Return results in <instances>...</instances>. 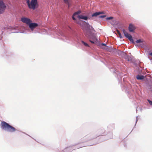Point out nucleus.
<instances>
[{
    "label": "nucleus",
    "mask_w": 152,
    "mask_h": 152,
    "mask_svg": "<svg viewBox=\"0 0 152 152\" xmlns=\"http://www.w3.org/2000/svg\"><path fill=\"white\" fill-rule=\"evenodd\" d=\"M75 22L79 24L81 27L85 35L88 37H90L92 35L91 30H94L93 27L88 23H85L83 21L80 20H75Z\"/></svg>",
    "instance_id": "1"
},
{
    "label": "nucleus",
    "mask_w": 152,
    "mask_h": 152,
    "mask_svg": "<svg viewBox=\"0 0 152 152\" xmlns=\"http://www.w3.org/2000/svg\"><path fill=\"white\" fill-rule=\"evenodd\" d=\"M75 22L79 24L81 27L85 35L88 37H90L92 35L91 30H94L93 27L88 23H85L83 21L80 20H75Z\"/></svg>",
    "instance_id": "2"
},
{
    "label": "nucleus",
    "mask_w": 152,
    "mask_h": 152,
    "mask_svg": "<svg viewBox=\"0 0 152 152\" xmlns=\"http://www.w3.org/2000/svg\"><path fill=\"white\" fill-rule=\"evenodd\" d=\"M1 127L3 129L6 130L10 132H15L16 129L10 125L5 121H2L1 123Z\"/></svg>",
    "instance_id": "3"
},
{
    "label": "nucleus",
    "mask_w": 152,
    "mask_h": 152,
    "mask_svg": "<svg viewBox=\"0 0 152 152\" xmlns=\"http://www.w3.org/2000/svg\"><path fill=\"white\" fill-rule=\"evenodd\" d=\"M28 6L29 9L34 10L39 6L37 0H31Z\"/></svg>",
    "instance_id": "4"
},
{
    "label": "nucleus",
    "mask_w": 152,
    "mask_h": 152,
    "mask_svg": "<svg viewBox=\"0 0 152 152\" xmlns=\"http://www.w3.org/2000/svg\"><path fill=\"white\" fill-rule=\"evenodd\" d=\"M123 31L125 37L127 38L131 42L134 43L132 36L129 34L124 29L123 30Z\"/></svg>",
    "instance_id": "5"
},
{
    "label": "nucleus",
    "mask_w": 152,
    "mask_h": 152,
    "mask_svg": "<svg viewBox=\"0 0 152 152\" xmlns=\"http://www.w3.org/2000/svg\"><path fill=\"white\" fill-rule=\"evenodd\" d=\"M21 21L27 25H29L30 23H32V20L30 19L25 17H23L21 19Z\"/></svg>",
    "instance_id": "6"
},
{
    "label": "nucleus",
    "mask_w": 152,
    "mask_h": 152,
    "mask_svg": "<svg viewBox=\"0 0 152 152\" xmlns=\"http://www.w3.org/2000/svg\"><path fill=\"white\" fill-rule=\"evenodd\" d=\"M6 8V6L3 2L0 1V14L2 13L5 10Z\"/></svg>",
    "instance_id": "7"
},
{
    "label": "nucleus",
    "mask_w": 152,
    "mask_h": 152,
    "mask_svg": "<svg viewBox=\"0 0 152 152\" xmlns=\"http://www.w3.org/2000/svg\"><path fill=\"white\" fill-rule=\"evenodd\" d=\"M29 27L32 31H33L34 29L38 25L36 23H30L28 25Z\"/></svg>",
    "instance_id": "8"
},
{
    "label": "nucleus",
    "mask_w": 152,
    "mask_h": 152,
    "mask_svg": "<svg viewBox=\"0 0 152 152\" xmlns=\"http://www.w3.org/2000/svg\"><path fill=\"white\" fill-rule=\"evenodd\" d=\"M136 28L132 24H130L129 26V30L130 32H133L135 29Z\"/></svg>",
    "instance_id": "9"
},
{
    "label": "nucleus",
    "mask_w": 152,
    "mask_h": 152,
    "mask_svg": "<svg viewBox=\"0 0 152 152\" xmlns=\"http://www.w3.org/2000/svg\"><path fill=\"white\" fill-rule=\"evenodd\" d=\"M81 13V11H78L74 13L72 16V18L73 20H76V19L75 18V17L77 18L78 15H80L79 14Z\"/></svg>",
    "instance_id": "10"
},
{
    "label": "nucleus",
    "mask_w": 152,
    "mask_h": 152,
    "mask_svg": "<svg viewBox=\"0 0 152 152\" xmlns=\"http://www.w3.org/2000/svg\"><path fill=\"white\" fill-rule=\"evenodd\" d=\"M81 13V11H78L74 13L72 16V18L73 20H76V19L75 18V17L77 18L78 15H80L79 14Z\"/></svg>",
    "instance_id": "11"
},
{
    "label": "nucleus",
    "mask_w": 152,
    "mask_h": 152,
    "mask_svg": "<svg viewBox=\"0 0 152 152\" xmlns=\"http://www.w3.org/2000/svg\"><path fill=\"white\" fill-rule=\"evenodd\" d=\"M77 18L79 19H82L85 20H86L88 19V18L87 16H83L81 15H78V16L77 17Z\"/></svg>",
    "instance_id": "12"
},
{
    "label": "nucleus",
    "mask_w": 152,
    "mask_h": 152,
    "mask_svg": "<svg viewBox=\"0 0 152 152\" xmlns=\"http://www.w3.org/2000/svg\"><path fill=\"white\" fill-rule=\"evenodd\" d=\"M136 42L137 43H141L140 44V46H141L144 45V42H145L142 39L137 40Z\"/></svg>",
    "instance_id": "13"
},
{
    "label": "nucleus",
    "mask_w": 152,
    "mask_h": 152,
    "mask_svg": "<svg viewBox=\"0 0 152 152\" xmlns=\"http://www.w3.org/2000/svg\"><path fill=\"white\" fill-rule=\"evenodd\" d=\"M103 13V12H96L94 13H93L92 15V16L93 17H96L99 15Z\"/></svg>",
    "instance_id": "14"
},
{
    "label": "nucleus",
    "mask_w": 152,
    "mask_h": 152,
    "mask_svg": "<svg viewBox=\"0 0 152 152\" xmlns=\"http://www.w3.org/2000/svg\"><path fill=\"white\" fill-rule=\"evenodd\" d=\"M144 76L143 75H137L136 76V78L138 80H142L144 78Z\"/></svg>",
    "instance_id": "15"
},
{
    "label": "nucleus",
    "mask_w": 152,
    "mask_h": 152,
    "mask_svg": "<svg viewBox=\"0 0 152 152\" xmlns=\"http://www.w3.org/2000/svg\"><path fill=\"white\" fill-rule=\"evenodd\" d=\"M117 32L118 34L119 35V37H120L121 38H122V37L121 36V34L119 31L118 30L117 31Z\"/></svg>",
    "instance_id": "16"
},
{
    "label": "nucleus",
    "mask_w": 152,
    "mask_h": 152,
    "mask_svg": "<svg viewBox=\"0 0 152 152\" xmlns=\"http://www.w3.org/2000/svg\"><path fill=\"white\" fill-rule=\"evenodd\" d=\"M82 43L85 46L87 47H89V45L87 43L83 41H82Z\"/></svg>",
    "instance_id": "17"
},
{
    "label": "nucleus",
    "mask_w": 152,
    "mask_h": 152,
    "mask_svg": "<svg viewBox=\"0 0 152 152\" xmlns=\"http://www.w3.org/2000/svg\"><path fill=\"white\" fill-rule=\"evenodd\" d=\"M64 2L66 4H69V0H63Z\"/></svg>",
    "instance_id": "18"
},
{
    "label": "nucleus",
    "mask_w": 152,
    "mask_h": 152,
    "mask_svg": "<svg viewBox=\"0 0 152 152\" xmlns=\"http://www.w3.org/2000/svg\"><path fill=\"white\" fill-rule=\"evenodd\" d=\"M113 18V17H107L106 18V19L107 20H111Z\"/></svg>",
    "instance_id": "19"
},
{
    "label": "nucleus",
    "mask_w": 152,
    "mask_h": 152,
    "mask_svg": "<svg viewBox=\"0 0 152 152\" xmlns=\"http://www.w3.org/2000/svg\"><path fill=\"white\" fill-rule=\"evenodd\" d=\"M26 1V2L27 3V5L29 3L30 1V0H25Z\"/></svg>",
    "instance_id": "20"
},
{
    "label": "nucleus",
    "mask_w": 152,
    "mask_h": 152,
    "mask_svg": "<svg viewBox=\"0 0 152 152\" xmlns=\"http://www.w3.org/2000/svg\"><path fill=\"white\" fill-rule=\"evenodd\" d=\"M106 17V15H101L99 16V18H103Z\"/></svg>",
    "instance_id": "21"
},
{
    "label": "nucleus",
    "mask_w": 152,
    "mask_h": 152,
    "mask_svg": "<svg viewBox=\"0 0 152 152\" xmlns=\"http://www.w3.org/2000/svg\"><path fill=\"white\" fill-rule=\"evenodd\" d=\"M148 101L149 102V104L151 105H152V101L150 100H148Z\"/></svg>",
    "instance_id": "22"
},
{
    "label": "nucleus",
    "mask_w": 152,
    "mask_h": 152,
    "mask_svg": "<svg viewBox=\"0 0 152 152\" xmlns=\"http://www.w3.org/2000/svg\"><path fill=\"white\" fill-rule=\"evenodd\" d=\"M89 41L90 42H91V43L93 44H94V41H91V40H90Z\"/></svg>",
    "instance_id": "23"
},
{
    "label": "nucleus",
    "mask_w": 152,
    "mask_h": 152,
    "mask_svg": "<svg viewBox=\"0 0 152 152\" xmlns=\"http://www.w3.org/2000/svg\"><path fill=\"white\" fill-rule=\"evenodd\" d=\"M102 45L103 46H105L106 44L104 43H102Z\"/></svg>",
    "instance_id": "24"
},
{
    "label": "nucleus",
    "mask_w": 152,
    "mask_h": 152,
    "mask_svg": "<svg viewBox=\"0 0 152 152\" xmlns=\"http://www.w3.org/2000/svg\"><path fill=\"white\" fill-rule=\"evenodd\" d=\"M150 55L151 56H152V52L150 53Z\"/></svg>",
    "instance_id": "25"
},
{
    "label": "nucleus",
    "mask_w": 152,
    "mask_h": 152,
    "mask_svg": "<svg viewBox=\"0 0 152 152\" xmlns=\"http://www.w3.org/2000/svg\"><path fill=\"white\" fill-rule=\"evenodd\" d=\"M94 39L95 40V38H94Z\"/></svg>",
    "instance_id": "26"
}]
</instances>
